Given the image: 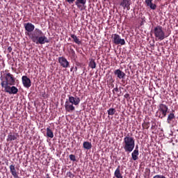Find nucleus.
Here are the masks:
<instances>
[{
    "mask_svg": "<svg viewBox=\"0 0 178 178\" xmlns=\"http://www.w3.org/2000/svg\"><path fill=\"white\" fill-rule=\"evenodd\" d=\"M151 129H154V125L152 126Z\"/></svg>",
    "mask_w": 178,
    "mask_h": 178,
    "instance_id": "nucleus-39",
    "label": "nucleus"
},
{
    "mask_svg": "<svg viewBox=\"0 0 178 178\" xmlns=\"http://www.w3.org/2000/svg\"><path fill=\"white\" fill-rule=\"evenodd\" d=\"M122 1H127V0H122Z\"/></svg>",
    "mask_w": 178,
    "mask_h": 178,
    "instance_id": "nucleus-43",
    "label": "nucleus"
},
{
    "mask_svg": "<svg viewBox=\"0 0 178 178\" xmlns=\"http://www.w3.org/2000/svg\"><path fill=\"white\" fill-rule=\"evenodd\" d=\"M17 139V134L10 132L8 135L6 140L8 143L15 141Z\"/></svg>",
    "mask_w": 178,
    "mask_h": 178,
    "instance_id": "nucleus-14",
    "label": "nucleus"
},
{
    "mask_svg": "<svg viewBox=\"0 0 178 178\" xmlns=\"http://www.w3.org/2000/svg\"><path fill=\"white\" fill-rule=\"evenodd\" d=\"M74 104H72L69 101H66L65 104V108L66 112H69L70 113H72V112H74V111H76V108L74 106Z\"/></svg>",
    "mask_w": 178,
    "mask_h": 178,
    "instance_id": "nucleus-11",
    "label": "nucleus"
},
{
    "mask_svg": "<svg viewBox=\"0 0 178 178\" xmlns=\"http://www.w3.org/2000/svg\"><path fill=\"white\" fill-rule=\"evenodd\" d=\"M153 178H166V177H165L164 175H154Z\"/></svg>",
    "mask_w": 178,
    "mask_h": 178,
    "instance_id": "nucleus-30",
    "label": "nucleus"
},
{
    "mask_svg": "<svg viewBox=\"0 0 178 178\" xmlns=\"http://www.w3.org/2000/svg\"><path fill=\"white\" fill-rule=\"evenodd\" d=\"M46 131L47 136L49 138H54V132L52 131V130H51V128L49 127L47 128Z\"/></svg>",
    "mask_w": 178,
    "mask_h": 178,
    "instance_id": "nucleus-25",
    "label": "nucleus"
},
{
    "mask_svg": "<svg viewBox=\"0 0 178 178\" xmlns=\"http://www.w3.org/2000/svg\"><path fill=\"white\" fill-rule=\"evenodd\" d=\"M146 1H152V0H146Z\"/></svg>",
    "mask_w": 178,
    "mask_h": 178,
    "instance_id": "nucleus-42",
    "label": "nucleus"
},
{
    "mask_svg": "<svg viewBox=\"0 0 178 178\" xmlns=\"http://www.w3.org/2000/svg\"><path fill=\"white\" fill-rule=\"evenodd\" d=\"M145 3L147 6L152 9V10H155L156 9V4L153 3L152 1H145Z\"/></svg>",
    "mask_w": 178,
    "mask_h": 178,
    "instance_id": "nucleus-18",
    "label": "nucleus"
},
{
    "mask_svg": "<svg viewBox=\"0 0 178 178\" xmlns=\"http://www.w3.org/2000/svg\"><path fill=\"white\" fill-rule=\"evenodd\" d=\"M176 116H175V113H170L167 118V123H168V124H170V123H172V120H173V119H175Z\"/></svg>",
    "mask_w": 178,
    "mask_h": 178,
    "instance_id": "nucleus-22",
    "label": "nucleus"
},
{
    "mask_svg": "<svg viewBox=\"0 0 178 178\" xmlns=\"http://www.w3.org/2000/svg\"><path fill=\"white\" fill-rule=\"evenodd\" d=\"M122 147L125 151V152H132L133 149H134V147H136V140L134 138L131 137L130 136L127 135L124 138V140L122 143Z\"/></svg>",
    "mask_w": 178,
    "mask_h": 178,
    "instance_id": "nucleus-2",
    "label": "nucleus"
},
{
    "mask_svg": "<svg viewBox=\"0 0 178 178\" xmlns=\"http://www.w3.org/2000/svg\"><path fill=\"white\" fill-rule=\"evenodd\" d=\"M69 54L71 56V59H74V60H76V59H77L76 51H74V49H73L72 48L70 49Z\"/></svg>",
    "mask_w": 178,
    "mask_h": 178,
    "instance_id": "nucleus-21",
    "label": "nucleus"
},
{
    "mask_svg": "<svg viewBox=\"0 0 178 178\" xmlns=\"http://www.w3.org/2000/svg\"><path fill=\"white\" fill-rule=\"evenodd\" d=\"M89 67L91 69H95L97 67V63H95V60L94 59H91L89 63Z\"/></svg>",
    "mask_w": 178,
    "mask_h": 178,
    "instance_id": "nucleus-26",
    "label": "nucleus"
},
{
    "mask_svg": "<svg viewBox=\"0 0 178 178\" xmlns=\"http://www.w3.org/2000/svg\"><path fill=\"white\" fill-rule=\"evenodd\" d=\"M6 165H8V163H6Z\"/></svg>",
    "mask_w": 178,
    "mask_h": 178,
    "instance_id": "nucleus-44",
    "label": "nucleus"
},
{
    "mask_svg": "<svg viewBox=\"0 0 178 178\" xmlns=\"http://www.w3.org/2000/svg\"><path fill=\"white\" fill-rule=\"evenodd\" d=\"M28 35L31 41L37 45L39 44L44 45V44H48V42H49L48 38L44 35V33H42V31L40 29L36 28L32 33H28Z\"/></svg>",
    "mask_w": 178,
    "mask_h": 178,
    "instance_id": "nucleus-1",
    "label": "nucleus"
},
{
    "mask_svg": "<svg viewBox=\"0 0 178 178\" xmlns=\"http://www.w3.org/2000/svg\"><path fill=\"white\" fill-rule=\"evenodd\" d=\"M1 87H6L7 86H15L16 79L13 74L10 73L4 74L0 77Z\"/></svg>",
    "mask_w": 178,
    "mask_h": 178,
    "instance_id": "nucleus-3",
    "label": "nucleus"
},
{
    "mask_svg": "<svg viewBox=\"0 0 178 178\" xmlns=\"http://www.w3.org/2000/svg\"><path fill=\"white\" fill-rule=\"evenodd\" d=\"M67 176H68V177H74L73 173H72L71 172H67Z\"/></svg>",
    "mask_w": 178,
    "mask_h": 178,
    "instance_id": "nucleus-32",
    "label": "nucleus"
},
{
    "mask_svg": "<svg viewBox=\"0 0 178 178\" xmlns=\"http://www.w3.org/2000/svg\"><path fill=\"white\" fill-rule=\"evenodd\" d=\"M120 6H122L124 9L127 8V10H130V1H122L120 3Z\"/></svg>",
    "mask_w": 178,
    "mask_h": 178,
    "instance_id": "nucleus-17",
    "label": "nucleus"
},
{
    "mask_svg": "<svg viewBox=\"0 0 178 178\" xmlns=\"http://www.w3.org/2000/svg\"><path fill=\"white\" fill-rule=\"evenodd\" d=\"M124 98L126 99H127V101H129L130 99V95L129 93H126L124 95Z\"/></svg>",
    "mask_w": 178,
    "mask_h": 178,
    "instance_id": "nucleus-31",
    "label": "nucleus"
},
{
    "mask_svg": "<svg viewBox=\"0 0 178 178\" xmlns=\"http://www.w3.org/2000/svg\"><path fill=\"white\" fill-rule=\"evenodd\" d=\"M73 69H74V67H72L70 68V72H73Z\"/></svg>",
    "mask_w": 178,
    "mask_h": 178,
    "instance_id": "nucleus-36",
    "label": "nucleus"
},
{
    "mask_svg": "<svg viewBox=\"0 0 178 178\" xmlns=\"http://www.w3.org/2000/svg\"><path fill=\"white\" fill-rule=\"evenodd\" d=\"M83 147L85 149H91V148H92V145L91 143L86 141L83 143Z\"/></svg>",
    "mask_w": 178,
    "mask_h": 178,
    "instance_id": "nucleus-24",
    "label": "nucleus"
},
{
    "mask_svg": "<svg viewBox=\"0 0 178 178\" xmlns=\"http://www.w3.org/2000/svg\"><path fill=\"white\" fill-rule=\"evenodd\" d=\"M58 63H60L62 67L65 69H67V67H70V63L67 61V59L65 57H59L58 58Z\"/></svg>",
    "mask_w": 178,
    "mask_h": 178,
    "instance_id": "nucleus-9",
    "label": "nucleus"
},
{
    "mask_svg": "<svg viewBox=\"0 0 178 178\" xmlns=\"http://www.w3.org/2000/svg\"><path fill=\"white\" fill-rule=\"evenodd\" d=\"M15 165L12 164L10 165V172L14 178H19V171L16 170Z\"/></svg>",
    "mask_w": 178,
    "mask_h": 178,
    "instance_id": "nucleus-13",
    "label": "nucleus"
},
{
    "mask_svg": "<svg viewBox=\"0 0 178 178\" xmlns=\"http://www.w3.org/2000/svg\"><path fill=\"white\" fill-rule=\"evenodd\" d=\"M168 111H169L168 106L163 104H160L159 105V109L156 112V116H158V118L160 119H163V118H166V115H168Z\"/></svg>",
    "mask_w": 178,
    "mask_h": 178,
    "instance_id": "nucleus-5",
    "label": "nucleus"
},
{
    "mask_svg": "<svg viewBox=\"0 0 178 178\" xmlns=\"http://www.w3.org/2000/svg\"><path fill=\"white\" fill-rule=\"evenodd\" d=\"M8 52H12V47H8Z\"/></svg>",
    "mask_w": 178,
    "mask_h": 178,
    "instance_id": "nucleus-34",
    "label": "nucleus"
},
{
    "mask_svg": "<svg viewBox=\"0 0 178 178\" xmlns=\"http://www.w3.org/2000/svg\"><path fill=\"white\" fill-rule=\"evenodd\" d=\"M138 155H140V153L137 150H134L131 153V158L133 161H137L138 159Z\"/></svg>",
    "mask_w": 178,
    "mask_h": 178,
    "instance_id": "nucleus-23",
    "label": "nucleus"
},
{
    "mask_svg": "<svg viewBox=\"0 0 178 178\" xmlns=\"http://www.w3.org/2000/svg\"><path fill=\"white\" fill-rule=\"evenodd\" d=\"M69 157L70 161H72V162H76V161H77L76 160V156L74 154H70Z\"/></svg>",
    "mask_w": 178,
    "mask_h": 178,
    "instance_id": "nucleus-29",
    "label": "nucleus"
},
{
    "mask_svg": "<svg viewBox=\"0 0 178 178\" xmlns=\"http://www.w3.org/2000/svg\"><path fill=\"white\" fill-rule=\"evenodd\" d=\"M114 176L117 178H123V175L120 173V166H118V168L114 172Z\"/></svg>",
    "mask_w": 178,
    "mask_h": 178,
    "instance_id": "nucleus-20",
    "label": "nucleus"
},
{
    "mask_svg": "<svg viewBox=\"0 0 178 178\" xmlns=\"http://www.w3.org/2000/svg\"><path fill=\"white\" fill-rule=\"evenodd\" d=\"M70 3H73V1H68Z\"/></svg>",
    "mask_w": 178,
    "mask_h": 178,
    "instance_id": "nucleus-37",
    "label": "nucleus"
},
{
    "mask_svg": "<svg viewBox=\"0 0 178 178\" xmlns=\"http://www.w3.org/2000/svg\"><path fill=\"white\" fill-rule=\"evenodd\" d=\"M143 129H146L147 130H148V129H149V122H144L142 124Z\"/></svg>",
    "mask_w": 178,
    "mask_h": 178,
    "instance_id": "nucleus-28",
    "label": "nucleus"
},
{
    "mask_svg": "<svg viewBox=\"0 0 178 178\" xmlns=\"http://www.w3.org/2000/svg\"><path fill=\"white\" fill-rule=\"evenodd\" d=\"M114 74L120 79H124V77H126V74L120 69L115 70L114 71Z\"/></svg>",
    "mask_w": 178,
    "mask_h": 178,
    "instance_id": "nucleus-15",
    "label": "nucleus"
},
{
    "mask_svg": "<svg viewBox=\"0 0 178 178\" xmlns=\"http://www.w3.org/2000/svg\"><path fill=\"white\" fill-rule=\"evenodd\" d=\"M22 81L24 87L26 88H30L31 87V80L27 76H22Z\"/></svg>",
    "mask_w": 178,
    "mask_h": 178,
    "instance_id": "nucleus-10",
    "label": "nucleus"
},
{
    "mask_svg": "<svg viewBox=\"0 0 178 178\" xmlns=\"http://www.w3.org/2000/svg\"><path fill=\"white\" fill-rule=\"evenodd\" d=\"M2 88H4L5 92H8V94H17L19 92V89L16 88V86H10V85H8L7 86H3Z\"/></svg>",
    "mask_w": 178,
    "mask_h": 178,
    "instance_id": "nucleus-7",
    "label": "nucleus"
},
{
    "mask_svg": "<svg viewBox=\"0 0 178 178\" xmlns=\"http://www.w3.org/2000/svg\"><path fill=\"white\" fill-rule=\"evenodd\" d=\"M134 151H138V145L136 146V148H135Z\"/></svg>",
    "mask_w": 178,
    "mask_h": 178,
    "instance_id": "nucleus-35",
    "label": "nucleus"
},
{
    "mask_svg": "<svg viewBox=\"0 0 178 178\" xmlns=\"http://www.w3.org/2000/svg\"><path fill=\"white\" fill-rule=\"evenodd\" d=\"M108 116H113L116 113V109L111 108L107 111Z\"/></svg>",
    "mask_w": 178,
    "mask_h": 178,
    "instance_id": "nucleus-27",
    "label": "nucleus"
},
{
    "mask_svg": "<svg viewBox=\"0 0 178 178\" xmlns=\"http://www.w3.org/2000/svg\"><path fill=\"white\" fill-rule=\"evenodd\" d=\"M113 91H115V92H119V89L118 88V87H116L113 90Z\"/></svg>",
    "mask_w": 178,
    "mask_h": 178,
    "instance_id": "nucleus-33",
    "label": "nucleus"
},
{
    "mask_svg": "<svg viewBox=\"0 0 178 178\" xmlns=\"http://www.w3.org/2000/svg\"><path fill=\"white\" fill-rule=\"evenodd\" d=\"M68 101L70 104H72V105H75V106H77L80 104V97H73V96H68Z\"/></svg>",
    "mask_w": 178,
    "mask_h": 178,
    "instance_id": "nucleus-12",
    "label": "nucleus"
},
{
    "mask_svg": "<svg viewBox=\"0 0 178 178\" xmlns=\"http://www.w3.org/2000/svg\"><path fill=\"white\" fill-rule=\"evenodd\" d=\"M111 40L115 45H125L126 41L124 39L120 38V35L114 33L111 35Z\"/></svg>",
    "mask_w": 178,
    "mask_h": 178,
    "instance_id": "nucleus-6",
    "label": "nucleus"
},
{
    "mask_svg": "<svg viewBox=\"0 0 178 178\" xmlns=\"http://www.w3.org/2000/svg\"><path fill=\"white\" fill-rule=\"evenodd\" d=\"M70 37L71 38H72L74 42H75V44H77V45H80V44H81V40H80V39H79V38H77L76 35L71 34Z\"/></svg>",
    "mask_w": 178,
    "mask_h": 178,
    "instance_id": "nucleus-19",
    "label": "nucleus"
},
{
    "mask_svg": "<svg viewBox=\"0 0 178 178\" xmlns=\"http://www.w3.org/2000/svg\"><path fill=\"white\" fill-rule=\"evenodd\" d=\"M75 4L78 6L80 10L86 9V6H84L86 5V1H76Z\"/></svg>",
    "mask_w": 178,
    "mask_h": 178,
    "instance_id": "nucleus-16",
    "label": "nucleus"
},
{
    "mask_svg": "<svg viewBox=\"0 0 178 178\" xmlns=\"http://www.w3.org/2000/svg\"><path fill=\"white\" fill-rule=\"evenodd\" d=\"M65 1H76V0H65Z\"/></svg>",
    "mask_w": 178,
    "mask_h": 178,
    "instance_id": "nucleus-40",
    "label": "nucleus"
},
{
    "mask_svg": "<svg viewBox=\"0 0 178 178\" xmlns=\"http://www.w3.org/2000/svg\"><path fill=\"white\" fill-rule=\"evenodd\" d=\"M153 34L154 35L156 41H163L165 38H168V35L165 33L163 27L158 25L153 29Z\"/></svg>",
    "mask_w": 178,
    "mask_h": 178,
    "instance_id": "nucleus-4",
    "label": "nucleus"
},
{
    "mask_svg": "<svg viewBox=\"0 0 178 178\" xmlns=\"http://www.w3.org/2000/svg\"><path fill=\"white\" fill-rule=\"evenodd\" d=\"M24 27L26 31H27L26 32V35H29L28 34H31V33L34 31V29H35V26H34V24L30 22L24 24Z\"/></svg>",
    "mask_w": 178,
    "mask_h": 178,
    "instance_id": "nucleus-8",
    "label": "nucleus"
},
{
    "mask_svg": "<svg viewBox=\"0 0 178 178\" xmlns=\"http://www.w3.org/2000/svg\"><path fill=\"white\" fill-rule=\"evenodd\" d=\"M75 72H77V67H75Z\"/></svg>",
    "mask_w": 178,
    "mask_h": 178,
    "instance_id": "nucleus-38",
    "label": "nucleus"
},
{
    "mask_svg": "<svg viewBox=\"0 0 178 178\" xmlns=\"http://www.w3.org/2000/svg\"><path fill=\"white\" fill-rule=\"evenodd\" d=\"M76 1H84V0H76Z\"/></svg>",
    "mask_w": 178,
    "mask_h": 178,
    "instance_id": "nucleus-41",
    "label": "nucleus"
}]
</instances>
